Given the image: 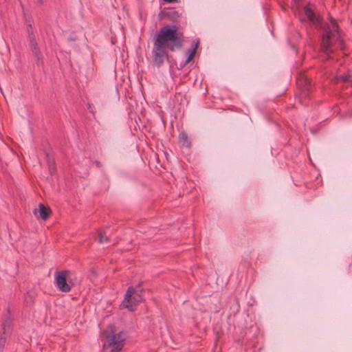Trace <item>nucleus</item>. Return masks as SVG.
<instances>
[{
	"mask_svg": "<svg viewBox=\"0 0 352 352\" xmlns=\"http://www.w3.org/2000/svg\"><path fill=\"white\" fill-rule=\"evenodd\" d=\"M184 35L176 25H166L157 32L153 38L152 58L153 63L161 67L168 58V51L174 52L183 46Z\"/></svg>",
	"mask_w": 352,
	"mask_h": 352,
	"instance_id": "nucleus-1",
	"label": "nucleus"
},
{
	"mask_svg": "<svg viewBox=\"0 0 352 352\" xmlns=\"http://www.w3.org/2000/svg\"><path fill=\"white\" fill-rule=\"evenodd\" d=\"M337 47L343 50L344 40L336 21L331 19L322 27L320 52L329 59Z\"/></svg>",
	"mask_w": 352,
	"mask_h": 352,
	"instance_id": "nucleus-2",
	"label": "nucleus"
},
{
	"mask_svg": "<svg viewBox=\"0 0 352 352\" xmlns=\"http://www.w3.org/2000/svg\"><path fill=\"white\" fill-rule=\"evenodd\" d=\"M101 340L104 352H120L123 348V334L121 332L116 333L111 325L102 332Z\"/></svg>",
	"mask_w": 352,
	"mask_h": 352,
	"instance_id": "nucleus-3",
	"label": "nucleus"
},
{
	"mask_svg": "<svg viewBox=\"0 0 352 352\" xmlns=\"http://www.w3.org/2000/svg\"><path fill=\"white\" fill-rule=\"evenodd\" d=\"M142 292L143 289L140 284L136 287H129L120 306L122 308L128 309L131 311H134L133 307L143 300Z\"/></svg>",
	"mask_w": 352,
	"mask_h": 352,
	"instance_id": "nucleus-4",
	"label": "nucleus"
},
{
	"mask_svg": "<svg viewBox=\"0 0 352 352\" xmlns=\"http://www.w3.org/2000/svg\"><path fill=\"white\" fill-rule=\"evenodd\" d=\"M74 274L69 270L56 271L54 273V285L58 290L64 292H69L74 284L73 283Z\"/></svg>",
	"mask_w": 352,
	"mask_h": 352,
	"instance_id": "nucleus-5",
	"label": "nucleus"
},
{
	"mask_svg": "<svg viewBox=\"0 0 352 352\" xmlns=\"http://www.w3.org/2000/svg\"><path fill=\"white\" fill-rule=\"evenodd\" d=\"M297 85L300 90L297 96L298 102L302 105L308 106L311 93V82L307 77L301 76L298 78Z\"/></svg>",
	"mask_w": 352,
	"mask_h": 352,
	"instance_id": "nucleus-6",
	"label": "nucleus"
},
{
	"mask_svg": "<svg viewBox=\"0 0 352 352\" xmlns=\"http://www.w3.org/2000/svg\"><path fill=\"white\" fill-rule=\"evenodd\" d=\"M304 12L307 18L313 23L316 24L320 22L319 17L314 14L309 3L305 6Z\"/></svg>",
	"mask_w": 352,
	"mask_h": 352,
	"instance_id": "nucleus-7",
	"label": "nucleus"
},
{
	"mask_svg": "<svg viewBox=\"0 0 352 352\" xmlns=\"http://www.w3.org/2000/svg\"><path fill=\"white\" fill-rule=\"evenodd\" d=\"M10 327V320H6L2 324L3 335L0 337V352L2 351L6 340V333L9 331Z\"/></svg>",
	"mask_w": 352,
	"mask_h": 352,
	"instance_id": "nucleus-8",
	"label": "nucleus"
},
{
	"mask_svg": "<svg viewBox=\"0 0 352 352\" xmlns=\"http://www.w3.org/2000/svg\"><path fill=\"white\" fill-rule=\"evenodd\" d=\"M39 214L41 218L45 221L50 215L51 210L49 207H45L43 204H40L39 206Z\"/></svg>",
	"mask_w": 352,
	"mask_h": 352,
	"instance_id": "nucleus-9",
	"label": "nucleus"
},
{
	"mask_svg": "<svg viewBox=\"0 0 352 352\" xmlns=\"http://www.w3.org/2000/svg\"><path fill=\"white\" fill-rule=\"evenodd\" d=\"M179 142L182 146L190 148L191 146V142L188 138V134L184 131L179 133Z\"/></svg>",
	"mask_w": 352,
	"mask_h": 352,
	"instance_id": "nucleus-10",
	"label": "nucleus"
},
{
	"mask_svg": "<svg viewBox=\"0 0 352 352\" xmlns=\"http://www.w3.org/2000/svg\"><path fill=\"white\" fill-rule=\"evenodd\" d=\"M175 100L179 102V105H184L187 103V98L186 95L182 93H176L175 95Z\"/></svg>",
	"mask_w": 352,
	"mask_h": 352,
	"instance_id": "nucleus-11",
	"label": "nucleus"
},
{
	"mask_svg": "<svg viewBox=\"0 0 352 352\" xmlns=\"http://www.w3.org/2000/svg\"><path fill=\"white\" fill-rule=\"evenodd\" d=\"M98 239V241L100 243H108L109 241V238L107 236L106 233L101 230L97 232Z\"/></svg>",
	"mask_w": 352,
	"mask_h": 352,
	"instance_id": "nucleus-12",
	"label": "nucleus"
},
{
	"mask_svg": "<svg viewBox=\"0 0 352 352\" xmlns=\"http://www.w3.org/2000/svg\"><path fill=\"white\" fill-rule=\"evenodd\" d=\"M199 43V41H197L196 42L194 41L195 46H194L193 49L190 52V54H188V56L185 61V64H187L188 63H189L195 56L197 49L198 47Z\"/></svg>",
	"mask_w": 352,
	"mask_h": 352,
	"instance_id": "nucleus-13",
	"label": "nucleus"
},
{
	"mask_svg": "<svg viewBox=\"0 0 352 352\" xmlns=\"http://www.w3.org/2000/svg\"><path fill=\"white\" fill-rule=\"evenodd\" d=\"M167 17L174 21H176L180 16L179 13L175 10H171L166 13Z\"/></svg>",
	"mask_w": 352,
	"mask_h": 352,
	"instance_id": "nucleus-14",
	"label": "nucleus"
},
{
	"mask_svg": "<svg viewBox=\"0 0 352 352\" xmlns=\"http://www.w3.org/2000/svg\"><path fill=\"white\" fill-rule=\"evenodd\" d=\"M35 60L36 63L38 65H43V56L41 53V51L35 52L32 53Z\"/></svg>",
	"mask_w": 352,
	"mask_h": 352,
	"instance_id": "nucleus-15",
	"label": "nucleus"
},
{
	"mask_svg": "<svg viewBox=\"0 0 352 352\" xmlns=\"http://www.w3.org/2000/svg\"><path fill=\"white\" fill-rule=\"evenodd\" d=\"M338 80L342 82H351L352 77L349 75H340L338 77Z\"/></svg>",
	"mask_w": 352,
	"mask_h": 352,
	"instance_id": "nucleus-16",
	"label": "nucleus"
},
{
	"mask_svg": "<svg viewBox=\"0 0 352 352\" xmlns=\"http://www.w3.org/2000/svg\"><path fill=\"white\" fill-rule=\"evenodd\" d=\"M30 46L31 50L38 47V43L34 36L30 38Z\"/></svg>",
	"mask_w": 352,
	"mask_h": 352,
	"instance_id": "nucleus-17",
	"label": "nucleus"
},
{
	"mask_svg": "<svg viewBox=\"0 0 352 352\" xmlns=\"http://www.w3.org/2000/svg\"><path fill=\"white\" fill-rule=\"evenodd\" d=\"M49 170L51 175L54 174L56 172V166L55 164L52 162H49L48 164Z\"/></svg>",
	"mask_w": 352,
	"mask_h": 352,
	"instance_id": "nucleus-18",
	"label": "nucleus"
},
{
	"mask_svg": "<svg viewBox=\"0 0 352 352\" xmlns=\"http://www.w3.org/2000/svg\"><path fill=\"white\" fill-rule=\"evenodd\" d=\"M95 164L98 168H100L102 166V164L99 161H96Z\"/></svg>",
	"mask_w": 352,
	"mask_h": 352,
	"instance_id": "nucleus-19",
	"label": "nucleus"
},
{
	"mask_svg": "<svg viewBox=\"0 0 352 352\" xmlns=\"http://www.w3.org/2000/svg\"><path fill=\"white\" fill-rule=\"evenodd\" d=\"M36 1L38 5H43L44 3V0H36Z\"/></svg>",
	"mask_w": 352,
	"mask_h": 352,
	"instance_id": "nucleus-20",
	"label": "nucleus"
},
{
	"mask_svg": "<svg viewBox=\"0 0 352 352\" xmlns=\"http://www.w3.org/2000/svg\"><path fill=\"white\" fill-rule=\"evenodd\" d=\"M164 1L167 3H174V2L177 1V0H164Z\"/></svg>",
	"mask_w": 352,
	"mask_h": 352,
	"instance_id": "nucleus-21",
	"label": "nucleus"
},
{
	"mask_svg": "<svg viewBox=\"0 0 352 352\" xmlns=\"http://www.w3.org/2000/svg\"><path fill=\"white\" fill-rule=\"evenodd\" d=\"M38 51H40V49L38 47L32 50V53H34L35 52H38Z\"/></svg>",
	"mask_w": 352,
	"mask_h": 352,
	"instance_id": "nucleus-22",
	"label": "nucleus"
},
{
	"mask_svg": "<svg viewBox=\"0 0 352 352\" xmlns=\"http://www.w3.org/2000/svg\"><path fill=\"white\" fill-rule=\"evenodd\" d=\"M88 108H89V109L90 110V111H91V112H92L91 107V104H88Z\"/></svg>",
	"mask_w": 352,
	"mask_h": 352,
	"instance_id": "nucleus-23",
	"label": "nucleus"
}]
</instances>
